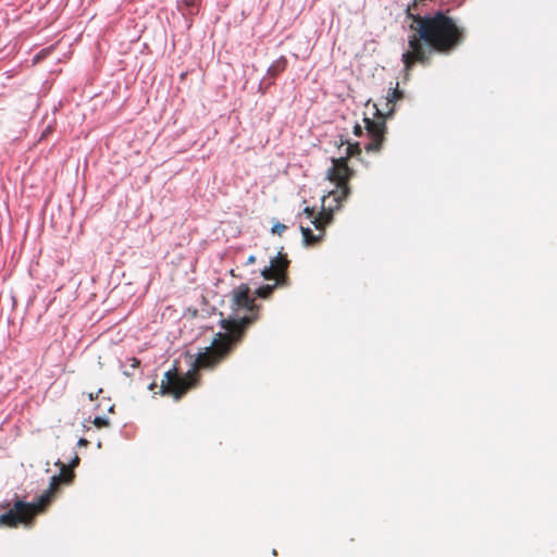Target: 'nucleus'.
<instances>
[{"mask_svg":"<svg viewBox=\"0 0 557 557\" xmlns=\"http://www.w3.org/2000/svg\"><path fill=\"white\" fill-rule=\"evenodd\" d=\"M416 11L417 1L406 10L407 17L412 21L410 29L414 32L408 39L410 49L401 58L406 71H410L416 63L428 64L431 50L449 53L466 39V29L448 15L449 10L424 15Z\"/></svg>","mask_w":557,"mask_h":557,"instance_id":"f257e3e1","label":"nucleus"},{"mask_svg":"<svg viewBox=\"0 0 557 557\" xmlns=\"http://www.w3.org/2000/svg\"><path fill=\"white\" fill-rule=\"evenodd\" d=\"M231 314L221 320L224 333H218L212 344L197 355V368L218 366L226 359L240 343L246 330L259 319L260 307L250 295L247 284H240L231 292Z\"/></svg>","mask_w":557,"mask_h":557,"instance_id":"f03ea898","label":"nucleus"},{"mask_svg":"<svg viewBox=\"0 0 557 557\" xmlns=\"http://www.w3.org/2000/svg\"><path fill=\"white\" fill-rule=\"evenodd\" d=\"M354 175L355 170L346 165V159L332 158V166L326 171V178L335 185V188L323 197L322 211L312 220V224L315 230L319 231V234L314 235L309 227L301 226L306 245H317L322 240L325 226L333 220V212L342 207L343 201H345L351 193L349 181Z\"/></svg>","mask_w":557,"mask_h":557,"instance_id":"7ed1b4c3","label":"nucleus"},{"mask_svg":"<svg viewBox=\"0 0 557 557\" xmlns=\"http://www.w3.org/2000/svg\"><path fill=\"white\" fill-rule=\"evenodd\" d=\"M404 98V94L398 89V82L396 83L394 88H391L384 99V104L386 112L382 113L379 109H376V113L379 119L371 120L369 117H364V124L367 134L369 137V143L366 145V150L368 152H377L382 148V145L385 140L386 134V123L385 117L389 116L395 111V104L398 100Z\"/></svg>","mask_w":557,"mask_h":557,"instance_id":"20e7f679","label":"nucleus"},{"mask_svg":"<svg viewBox=\"0 0 557 557\" xmlns=\"http://www.w3.org/2000/svg\"><path fill=\"white\" fill-rule=\"evenodd\" d=\"M197 358L193 363V369L186 374H182L177 371V368H173L164 373V377L161 381L160 389L162 395H172L175 399L182 398L188 389L197 385L198 371L211 370L216 366L210 368H197Z\"/></svg>","mask_w":557,"mask_h":557,"instance_id":"39448f33","label":"nucleus"},{"mask_svg":"<svg viewBox=\"0 0 557 557\" xmlns=\"http://www.w3.org/2000/svg\"><path fill=\"white\" fill-rule=\"evenodd\" d=\"M289 265V260L287 256L278 252L277 256L271 259L270 265L265 267L261 271V275L267 281H274V284H267L259 287L256 290V295L260 298H269L275 288L277 287H286L290 284L289 277L287 275V269Z\"/></svg>","mask_w":557,"mask_h":557,"instance_id":"423d86ee","label":"nucleus"},{"mask_svg":"<svg viewBox=\"0 0 557 557\" xmlns=\"http://www.w3.org/2000/svg\"><path fill=\"white\" fill-rule=\"evenodd\" d=\"M47 506L48 505H40V497L37 503L34 504L17 500L12 509L0 515V525L13 528L17 527L20 523H27Z\"/></svg>","mask_w":557,"mask_h":557,"instance_id":"0eeeda50","label":"nucleus"},{"mask_svg":"<svg viewBox=\"0 0 557 557\" xmlns=\"http://www.w3.org/2000/svg\"><path fill=\"white\" fill-rule=\"evenodd\" d=\"M79 463V457L77 455L74 456L73 460L69 466L64 465L61 461H58L55 465L60 467V474L53 475L50 480L49 488L40 496V505H49L54 497V495L60 490L62 484H70L75 474L74 468Z\"/></svg>","mask_w":557,"mask_h":557,"instance_id":"6e6552de","label":"nucleus"},{"mask_svg":"<svg viewBox=\"0 0 557 557\" xmlns=\"http://www.w3.org/2000/svg\"><path fill=\"white\" fill-rule=\"evenodd\" d=\"M287 60L285 57L278 58L274 61L268 70L270 76H277L286 70Z\"/></svg>","mask_w":557,"mask_h":557,"instance_id":"1a4fd4ad","label":"nucleus"},{"mask_svg":"<svg viewBox=\"0 0 557 557\" xmlns=\"http://www.w3.org/2000/svg\"><path fill=\"white\" fill-rule=\"evenodd\" d=\"M361 153V148H360V145L359 143H356V144H349L347 141V148H346V157H343L344 159H346V165L348 168H350L348 165V159L351 158V157H357Z\"/></svg>","mask_w":557,"mask_h":557,"instance_id":"9d476101","label":"nucleus"},{"mask_svg":"<svg viewBox=\"0 0 557 557\" xmlns=\"http://www.w3.org/2000/svg\"><path fill=\"white\" fill-rule=\"evenodd\" d=\"M287 226L283 223H275L273 226H272V233L273 234H277V235H282L285 231H286Z\"/></svg>","mask_w":557,"mask_h":557,"instance_id":"9b49d317","label":"nucleus"},{"mask_svg":"<svg viewBox=\"0 0 557 557\" xmlns=\"http://www.w3.org/2000/svg\"><path fill=\"white\" fill-rule=\"evenodd\" d=\"M92 423L98 428V429H101V428H104V426H108L109 425V421L104 418H101V417H96L92 421Z\"/></svg>","mask_w":557,"mask_h":557,"instance_id":"f8f14e48","label":"nucleus"},{"mask_svg":"<svg viewBox=\"0 0 557 557\" xmlns=\"http://www.w3.org/2000/svg\"><path fill=\"white\" fill-rule=\"evenodd\" d=\"M304 214H306L307 218H309V219H311V218L313 219L314 218V209L310 208V207H306L304 209Z\"/></svg>","mask_w":557,"mask_h":557,"instance_id":"ddd939ff","label":"nucleus"},{"mask_svg":"<svg viewBox=\"0 0 557 557\" xmlns=\"http://www.w3.org/2000/svg\"><path fill=\"white\" fill-rule=\"evenodd\" d=\"M354 134H355L356 136H361V134H362V127H361V125L356 124V125L354 126Z\"/></svg>","mask_w":557,"mask_h":557,"instance_id":"4468645a","label":"nucleus"},{"mask_svg":"<svg viewBox=\"0 0 557 557\" xmlns=\"http://www.w3.org/2000/svg\"><path fill=\"white\" fill-rule=\"evenodd\" d=\"M139 363H140V361H139L137 358H132V359H131V367H132L133 369L138 368V367H139Z\"/></svg>","mask_w":557,"mask_h":557,"instance_id":"2eb2a0df","label":"nucleus"},{"mask_svg":"<svg viewBox=\"0 0 557 557\" xmlns=\"http://www.w3.org/2000/svg\"><path fill=\"white\" fill-rule=\"evenodd\" d=\"M100 393H102V389H101V388H100L97 393H89V394H88V398H89L90 400H94V399H96V398L98 397V394H100Z\"/></svg>","mask_w":557,"mask_h":557,"instance_id":"dca6fc26","label":"nucleus"},{"mask_svg":"<svg viewBox=\"0 0 557 557\" xmlns=\"http://www.w3.org/2000/svg\"><path fill=\"white\" fill-rule=\"evenodd\" d=\"M255 262H256V257H255V256H250V257L248 258V260H247V263H248V264H252V263H255Z\"/></svg>","mask_w":557,"mask_h":557,"instance_id":"f3484780","label":"nucleus"},{"mask_svg":"<svg viewBox=\"0 0 557 557\" xmlns=\"http://www.w3.org/2000/svg\"><path fill=\"white\" fill-rule=\"evenodd\" d=\"M79 445H87L88 444V441L85 440V438H81L79 442H78Z\"/></svg>","mask_w":557,"mask_h":557,"instance_id":"a211bd4d","label":"nucleus"},{"mask_svg":"<svg viewBox=\"0 0 557 557\" xmlns=\"http://www.w3.org/2000/svg\"><path fill=\"white\" fill-rule=\"evenodd\" d=\"M186 3H187L188 5H191V4L194 3V0H187V1H186Z\"/></svg>","mask_w":557,"mask_h":557,"instance_id":"6ab92c4d","label":"nucleus"}]
</instances>
